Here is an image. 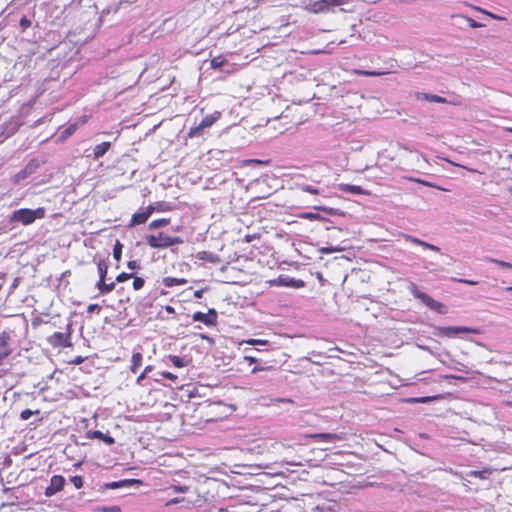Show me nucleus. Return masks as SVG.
Returning <instances> with one entry per match:
<instances>
[{
	"mask_svg": "<svg viewBox=\"0 0 512 512\" xmlns=\"http://www.w3.org/2000/svg\"><path fill=\"white\" fill-rule=\"evenodd\" d=\"M199 258L201 260H208L210 262H213L214 261V258H215V255L211 252H200L199 253Z\"/></svg>",
	"mask_w": 512,
	"mask_h": 512,
	"instance_id": "nucleus-37",
	"label": "nucleus"
},
{
	"mask_svg": "<svg viewBox=\"0 0 512 512\" xmlns=\"http://www.w3.org/2000/svg\"><path fill=\"white\" fill-rule=\"evenodd\" d=\"M315 209L316 210H319V211H323L325 213H327L328 215H342L343 213L340 212L339 209H336V208H330V207H324V206H315Z\"/></svg>",
	"mask_w": 512,
	"mask_h": 512,
	"instance_id": "nucleus-25",
	"label": "nucleus"
},
{
	"mask_svg": "<svg viewBox=\"0 0 512 512\" xmlns=\"http://www.w3.org/2000/svg\"><path fill=\"white\" fill-rule=\"evenodd\" d=\"M185 283H186V280L182 279V278L165 277L163 279V284L166 287H173V286H177V285H183Z\"/></svg>",
	"mask_w": 512,
	"mask_h": 512,
	"instance_id": "nucleus-21",
	"label": "nucleus"
},
{
	"mask_svg": "<svg viewBox=\"0 0 512 512\" xmlns=\"http://www.w3.org/2000/svg\"><path fill=\"white\" fill-rule=\"evenodd\" d=\"M142 360H143V356L141 353H139V352L133 353L132 359H131V366H130V370L133 373H136L137 370L139 369V367L142 365Z\"/></svg>",
	"mask_w": 512,
	"mask_h": 512,
	"instance_id": "nucleus-20",
	"label": "nucleus"
},
{
	"mask_svg": "<svg viewBox=\"0 0 512 512\" xmlns=\"http://www.w3.org/2000/svg\"><path fill=\"white\" fill-rule=\"evenodd\" d=\"M464 368H465V366H464V365H461V366L455 367L454 369H456V370H458V371H464V372H467Z\"/></svg>",
	"mask_w": 512,
	"mask_h": 512,
	"instance_id": "nucleus-61",
	"label": "nucleus"
},
{
	"mask_svg": "<svg viewBox=\"0 0 512 512\" xmlns=\"http://www.w3.org/2000/svg\"><path fill=\"white\" fill-rule=\"evenodd\" d=\"M463 18L467 21L468 25H469L471 28H479V27H482V24H480V23L476 22L475 20H473V19H472V18H470V17H463Z\"/></svg>",
	"mask_w": 512,
	"mask_h": 512,
	"instance_id": "nucleus-39",
	"label": "nucleus"
},
{
	"mask_svg": "<svg viewBox=\"0 0 512 512\" xmlns=\"http://www.w3.org/2000/svg\"><path fill=\"white\" fill-rule=\"evenodd\" d=\"M274 401L280 403H293V401L289 398H277Z\"/></svg>",
	"mask_w": 512,
	"mask_h": 512,
	"instance_id": "nucleus-51",
	"label": "nucleus"
},
{
	"mask_svg": "<svg viewBox=\"0 0 512 512\" xmlns=\"http://www.w3.org/2000/svg\"><path fill=\"white\" fill-rule=\"evenodd\" d=\"M153 370V366L151 365H148L144 368V374L148 375V373H150L151 371Z\"/></svg>",
	"mask_w": 512,
	"mask_h": 512,
	"instance_id": "nucleus-55",
	"label": "nucleus"
},
{
	"mask_svg": "<svg viewBox=\"0 0 512 512\" xmlns=\"http://www.w3.org/2000/svg\"><path fill=\"white\" fill-rule=\"evenodd\" d=\"M146 240L148 245L152 248H168L183 242L179 237H170L163 233H159L158 235H148Z\"/></svg>",
	"mask_w": 512,
	"mask_h": 512,
	"instance_id": "nucleus-5",
	"label": "nucleus"
},
{
	"mask_svg": "<svg viewBox=\"0 0 512 512\" xmlns=\"http://www.w3.org/2000/svg\"><path fill=\"white\" fill-rule=\"evenodd\" d=\"M453 280L456 282H459V283L467 284V285H476L478 283L477 281H474V280L461 279V278H454Z\"/></svg>",
	"mask_w": 512,
	"mask_h": 512,
	"instance_id": "nucleus-42",
	"label": "nucleus"
},
{
	"mask_svg": "<svg viewBox=\"0 0 512 512\" xmlns=\"http://www.w3.org/2000/svg\"><path fill=\"white\" fill-rule=\"evenodd\" d=\"M39 413V410H36V411H32L30 409H25L23 410L21 413H20V418L22 420H28L30 419V417L34 414H38Z\"/></svg>",
	"mask_w": 512,
	"mask_h": 512,
	"instance_id": "nucleus-32",
	"label": "nucleus"
},
{
	"mask_svg": "<svg viewBox=\"0 0 512 512\" xmlns=\"http://www.w3.org/2000/svg\"><path fill=\"white\" fill-rule=\"evenodd\" d=\"M254 237H255V236H249V235H247V236H246V241H247V242H250V241H252V239H253Z\"/></svg>",
	"mask_w": 512,
	"mask_h": 512,
	"instance_id": "nucleus-64",
	"label": "nucleus"
},
{
	"mask_svg": "<svg viewBox=\"0 0 512 512\" xmlns=\"http://www.w3.org/2000/svg\"><path fill=\"white\" fill-rule=\"evenodd\" d=\"M313 437L318 439L319 441L325 442H337L344 439L342 435L334 433H318L313 435Z\"/></svg>",
	"mask_w": 512,
	"mask_h": 512,
	"instance_id": "nucleus-17",
	"label": "nucleus"
},
{
	"mask_svg": "<svg viewBox=\"0 0 512 512\" xmlns=\"http://www.w3.org/2000/svg\"><path fill=\"white\" fill-rule=\"evenodd\" d=\"M122 248H123V245L119 241H116L114 248H113V257L116 261H120V259H121Z\"/></svg>",
	"mask_w": 512,
	"mask_h": 512,
	"instance_id": "nucleus-27",
	"label": "nucleus"
},
{
	"mask_svg": "<svg viewBox=\"0 0 512 512\" xmlns=\"http://www.w3.org/2000/svg\"><path fill=\"white\" fill-rule=\"evenodd\" d=\"M127 265L128 268L131 270H134L138 267L137 261H129Z\"/></svg>",
	"mask_w": 512,
	"mask_h": 512,
	"instance_id": "nucleus-52",
	"label": "nucleus"
},
{
	"mask_svg": "<svg viewBox=\"0 0 512 512\" xmlns=\"http://www.w3.org/2000/svg\"><path fill=\"white\" fill-rule=\"evenodd\" d=\"M220 116L221 114L218 111L214 112L213 114L206 115L197 126L192 127L189 130L188 136L190 138H194L202 135L203 131L206 128L211 127L220 118Z\"/></svg>",
	"mask_w": 512,
	"mask_h": 512,
	"instance_id": "nucleus-6",
	"label": "nucleus"
},
{
	"mask_svg": "<svg viewBox=\"0 0 512 512\" xmlns=\"http://www.w3.org/2000/svg\"><path fill=\"white\" fill-rule=\"evenodd\" d=\"M45 209L40 207L37 209L22 208L15 210L10 216L11 223H21L22 225H30L37 219L45 217Z\"/></svg>",
	"mask_w": 512,
	"mask_h": 512,
	"instance_id": "nucleus-2",
	"label": "nucleus"
},
{
	"mask_svg": "<svg viewBox=\"0 0 512 512\" xmlns=\"http://www.w3.org/2000/svg\"><path fill=\"white\" fill-rule=\"evenodd\" d=\"M10 335L7 332L0 334V356H9L12 350L8 347Z\"/></svg>",
	"mask_w": 512,
	"mask_h": 512,
	"instance_id": "nucleus-15",
	"label": "nucleus"
},
{
	"mask_svg": "<svg viewBox=\"0 0 512 512\" xmlns=\"http://www.w3.org/2000/svg\"><path fill=\"white\" fill-rule=\"evenodd\" d=\"M101 294H104V287L106 286L105 279L99 278L98 283L96 284Z\"/></svg>",
	"mask_w": 512,
	"mask_h": 512,
	"instance_id": "nucleus-45",
	"label": "nucleus"
},
{
	"mask_svg": "<svg viewBox=\"0 0 512 512\" xmlns=\"http://www.w3.org/2000/svg\"><path fill=\"white\" fill-rule=\"evenodd\" d=\"M192 318L194 321L202 322L207 326H213L217 322V312L215 309L210 308L208 313L195 312Z\"/></svg>",
	"mask_w": 512,
	"mask_h": 512,
	"instance_id": "nucleus-9",
	"label": "nucleus"
},
{
	"mask_svg": "<svg viewBox=\"0 0 512 512\" xmlns=\"http://www.w3.org/2000/svg\"><path fill=\"white\" fill-rule=\"evenodd\" d=\"M84 360H85V357L77 356L70 363L74 364V365H79V364L83 363Z\"/></svg>",
	"mask_w": 512,
	"mask_h": 512,
	"instance_id": "nucleus-49",
	"label": "nucleus"
},
{
	"mask_svg": "<svg viewBox=\"0 0 512 512\" xmlns=\"http://www.w3.org/2000/svg\"><path fill=\"white\" fill-rule=\"evenodd\" d=\"M167 358L177 368H182L187 364V361L183 357L177 355H169Z\"/></svg>",
	"mask_w": 512,
	"mask_h": 512,
	"instance_id": "nucleus-22",
	"label": "nucleus"
},
{
	"mask_svg": "<svg viewBox=\"0 0 512 512\" xmlns=\"http://www.w3.org/2000/svg\"><path fill=\"white\" fill-rule=\"evenodd\" d=\"M155 207L153 205L147 206L144 210L133 214L130 222V226L140 225L145 223L154 212Z\"/></svg>",
	"mask_w": 512,
	"mask_h": 512,
	"instance_id": "nucleus-10",
	"label": "nucleus"
},
{
	"mask_svg": "<svg viewBox=\"0 0 512 512\" xmlns=\"http://www.w3.org/2000/svg\"><path fill=\"white\" fill-rule=\"evenodd\" d=\"M164 309H165V311H166L167 313H169V314H174V313H175V309H174V307H172V306H170V305H166Z\"/></svg>",
	"mask_w": 512,
	"mask_h": 512,
	"instance_id": "nucleus-53",
	"label": "nucleus"
},
{
	"mask_svg": "<svg viewBox=\"0 0 512 512\" xmlns=\"http://www.w3.org/2000/svg\"><path fill=\"white\" fill-rule=\"evenodd\" d=\"M171 488L176 493H185V492H187L189 490L188 486H180V485H174Z\"/></svg>",
	"mask_w": 512,
	"mask_h": 512,
	"instance_id": "nucleus-40",
	"label": "nucleus"
},
{
	"mask_svg": "<svg viewBox=\"0 0 512 512\" xmlns=\"http://www.w3.org/2000/svg\"><path fill=\"white\" fill-rule=\"evenodd\" d=\"M245 359L249 362V364H253L257 361L256 358L251 356H246Z\"/></svg>",
	"mask_w": 512,
	"mask_h": 512,
	"instance_id": "nucleus-56",
	"label": "nucleus"
},
{
	"mask_svg": "<svg viewBox=\"0 0 512 512\" xmlns=\"http://www.w3.org/2000/svg\"><path fill=\"white\" fill-rule=\"evenodd\" d=\"M300 190L310 194H320V191L313 185L302 184L299 186Z\"/></svg>",
	"mask_w": 512,
	"mask_h": 512,
	"instance_id": "nucleus-28",
	"label": "nucleus"
},
{
	"mask_svg": "<svg viewBox=\"0 0 512 512\" xmlns=\"http://www.w3.org/2000/svg\"><path fill=\"white\" fill-rule=\"evenodd\" d=\"M464 368H465V366H464V365H461V366L455 367L454 369H456V370H458V371H464V372H467Z\"/></svg>",
	"mask_w": 512,
	"mask_h": 512,
	"instance_id": "nucleus-62",
	"label": "nucleus"
},
{
	"mask_svg": "<svg viewBox=\"0 0 512 512\" xmlns=\"http://www.w3.org/2000/svg\"><path fill=\"white\" fill-rule=\"evenodd\" d=\"M20 27L22 28V30H26L27 28H29L31 26V20L29 18H27L26 16H23L21 19H20Z\"/></svg>",
	"mask_w": 512,
	"mask_h": 512,
	"instance_id": "nucleus-38",
	"label": "nucleus"
},
{
	"mask_svg": "<svg viewBox=\"0 0 512 512\" xmlns=\"http://www.w3.org/2000/svg\"><path fill=\"white\" fill-rule=\"evenodd\" d=\"M312 511H320V512H333L334 509L331 505L323 504V505H317L315 506Z\"/></svg>",
	"mask_w": 512,
	"mask_h": 512,
	"instance_id": "nucleus-31",
	"label": "nucleus"
},
{
	"mask_svg": "<svg viewBox=\"0 0 512 512\" xmlns=\"http://www.w3.org/2000/svg\"><path fill=\"white\" fill-rule=\"evenodd\" d=\"M430 400V397H421V398H413L409 401L412 403H427Z\"/></svg>",
	"mask_w": 512,
	"mask_h": 512,
	"instance_id": "nucleus-46",
	"label": "nucleus"
},
{
	"mask_svg": "<svg viewBox=\"0 0 512 512\" xmlns=\"http://www.w3.org/2000/svg\"><path fill=\"white\" fill-rule=\"evenodd\" d=\"M168 224H169V219H166V218L153 220L149 224V229H152V230L159 229V228L167 226Z\"/></svg>",
	"mask_w": 512,
	"mask_h": 512,
	"instance_id": "nucleus-23",
	"label": "nucleus"
},
{
	"mask_svg": "<svg viewBox=\"0 0 512 512\" xmlns=\"http://www.w3.org/2000/svg\"><path fill=\"white\" fill-rule=\"evenodd\" d=\"M201 337H202L203 339L208 340V341H211V342L213 341V340H212V338H210V337H209V336H207V335H202Z\"/></svg>",
	"mask_w": 512,
	"mask_h": 512,
	"instance_id": "nucleus-63",
	"label": "nucleus"
},
{
	"mask_svg": "<svg viewBox=\"0 0 512 512\" xmlns=\"http://www.w3.org/2000/svg\"><path fill=\"white\" fill-rule=\"evenodd\" d=\"M140 483H141V481L137 480V479H124V480L108 483V484H106V488L118 489V488H122V487H132V486H135Z\"/></svg>",
	"mask_w": 512,
	"mask_h": 512,
	"instance_id": "nucleus-13",
	"label": "nucleus"
},
{
	"mask_svg": "<svg viewBox=\"0 0 512 512\" xmlns=\"http://www.w3.org/2000/svg\"><path fill=\"white\" fill-rule=\"evenodd\" d=\"M146 376H147V375H146V374H144V372H142V373L138 376V378H137V380H136V383H137V384H139V385H141V384H142V382H143V380L146 378Z\"/></svg>",
	"mask_w": 512,
	"mask_h": 512,
	"instance_id": "nucleus-50",
	"label": "nucleus"
},
{
	"mask_svg": "<svg viewBox=\"0 0 512 512\" xmlns=\"http://www.w3.org/2000/svg\"><path fill=\"white\" fill-rule=\"evenodd\" d=\"M262 370H265V368L255 366V367L252 369V371H251V372H252L253 374H256L257 372L262 371Z\"/></svg>",
	"mask_w": 512,
	"mask_h": 512,
	"instance_id": "nucleus-57",
	"label": "nucleus"
},
{
	"mask_svg": "<svg viewBox=\"0 0 512 512\" xmlns=\"http://www.w3.org/2000/svg\"><path fill=\"white\" fill-rule=\"evenodd\" d=\"M409 290L415 298L421 300L422 303L431 310L439 314H446L448 312V307L445 304L433 299L428 294L421 292L414 283H411Z\"/></svg>",
	"mask_w": 512,
	"mask_h": 512,
	"instance_id": "nucleus-3",
	"label": "nucleus"
},
{
	"mask_svg": "<svg viewBox=\"0 0 512 512\" xmlns=\"http://www.w3.org/2000/svg\"><path fill=\"white\" fill-rule=\"evenodd\" d=\"M101 310V307L98 304H90L87 307L88 313H94L95 311L99 312Z\"/></svg>",
	"mask_w": 512,
	"mask_h": 512,
	"instance_id": "nucleus-43",
	"label": "nucleus"
},
{
	"mask_svg": "<svg viewBox=\"0 0 512 512\" xmlns=\"http://www.w3.org/2000/svg\"><path fill=\"white\" fill-rule=\"evenodd\" d=\"M133 277V274L132 273H126V272H122L120 273L117 277H116V281L121 283V282H125L127 281L128 279L132 278Z\"/></svg>",
	"mask_w": 512,
	"mask_h": 512,
	"instance_id": "nucleus-36",
	"label": "nucleus"
},
{
	"mask_svg": "<svg viewBox=\"0 0 512 512\" xmlns=\"http://www.w3.org/2000/svg\"><path fill=\"white\" fill-rule=\"evenodd\" d=\"M144 284L145 280L142 277H134L133 288L135 290H140L141 288H143Z\"/></svg>",
	"mask_w": 512,
	"mask_h": 512,
	"instance_id": "nucleus-33",
	"label": "nucleus"
},
{
	"mask_svg": "<svg viewBox=\"0 0 512 512\" xmlns=\"http://www.w3.org/2000/svg\"><path fill=\"white\" fill-rule=\"evenodd\" d=\"M339 190L344 193H352L355 195L365 194L364 189L361 186H357V185L341 183V184H339Z\"/></svg>",
	"mask_w": 512,
	"mask_h": 512,
	"instance_id": "nucleus-18",
	"label": "nucleus"
},
{
	"mask_svg": "<svg viewBox=\"0 0 512 512\" xmlns=\"http://www.w3.org/2000/svg\"><path fill=\"white\" fill-rule=\"evenodd\" d=\"M247 343L251 344V345H267L268 341L267 340H260V339H251Z\"/></svg>",
	"mask_w": 512,
	"mask_h": 512,
	"instance_id": "nucleus-41",
	"label": "nucleus"
},
{
	"mask_svg": "<svg viewBox=\"0 0 512 512\" xmlns=\"http://www.w3.org/2000/svg\"><path fill=\"white\" fill-rule=\"evenodd\" d=\"M301 218L308 220H323V218L318 213L313 212H304L301 214Z\"/></svg>",
	"mask_w": 512,
	"mask_h": 512,
	"instance_id": "nucleus-30",
	"label": "nucleus"
},
{
	"mask_svg": "<svg viewBox=\"0 0 512 512\" xmlns=\"http://www.w3.org/2000/svg\"><path fill=\"white\" fill-rule=\"evenodd\" d=\"M70 480L76 489H80L83 487V479L81 476H78V475L73 476V477H71Z\"/></svg>",
	"mask_w": 512,
	"mask_h": 512,
	"instance_id": "nucleus-34",
	"label": "nucleus"
},
{
	"mask_svg": "<svg viewBox=\"0 0 512 512\" xmlns=\"http://www.w3.org/2000/svg\"><path fill=\"white\" fill-rule=\"evenodd\" d=\"M280 286L291 287V288H301L305 285L304 281L289 277H279L277 280Z\"/></svg>",
	"mask_w": 512,
	"mask_h": 512,
	"instance_id": "nucleus-14",
	"label": "nucleus"
},
{
	"mask_svg": "<svg viewBox=\"0 0 512 512\" xmlns=\"http://www.w3.org/2000/svg\"><path fill=\"white\" fill-rule=\"evenodd\" d=\"M224 62H225V60H223L220 57L213 58L211 60V67L214 69L221 68L223 66Z\"/></svg>",
	"mask_w": 512,
	"mask_h": 512,
	"instance_id": "nucleus-35",
	"label": "nucleus"
},
{
	"mask_svg": "<svg viewBox=\"0 0 512 512\" xmlns=\"http://www.w3.org/2000/svg\"><path fill=\"white\" fill-rule=\"evenodd\" d=\"M476 9H477V10H479V11H481V12H483V13H485V14H487V15H489V16H491V17H492V18H494V19H500V17H498V16H496V15H494V14L490 13V12H487V11H485V10H483V9H480V8H476Z\"/></svg>",
	"mask_w": 512,
	"mask_h": 512,
	"instance_id": "nucleus-54",
	"label": "nucleus"
},
{
	"mask_svg": "<svg viewBox=\"0 0 512 512\" xmlns=\"http://www.w3.org/2000/svg\"><path fill=\"white\" fill-rule=\"evenodd\" d=\"M29 173H31V170L29 165H27L25 169L21 170L14 176V183L21 182L28 176Z\"/></svg>",
	"mask_w": 512,
	"mask_h": 512,
	"instance_id": "nucleus-24",
	"label": "nucleus"
},
{
	"mask_svg": "<svg viewBox=\"0 0 512 512\" xmlns=\"http://www.w3.org/2000/svg\"><path fill=\"white\" fill-rule=\"evenodd\" d=\"M107 272H108V265L106 264L105 261H100L98 263V274H99V278L101 279H105L106 278V275H107Z\"/></svg>",
	"mask_w": 512,
	"mask_h": 512,
	"instance_id": "nucleus-26",
	"label": "nucleus"
},
{
	"mask_svg": "<svg viewBox=\"0 0 512 512\" xmlns=\"http://www.w3.org/2000/svg\"><path fill=\"white\" fill-rule=\"evenodd\" d=\"M203 295V290H197L194 292V297L201 298Z\"/></svg>",
	"mask_w": 512,
	"mask_h": 512,
	"instance_id": "nucleus-58",
	"label": "nucleus"
},
{
	"mask_svg": "<svg viewBox=\"0 0 512 512\" xmlns=\"http://www.w3.org/2000/svg\"><path fill=\"white\" fill-rule=\"evenodd\" d=\"M111 147V143L110 142H102L98 145H96V147L94 148V159L95 160H98L100 159L101 157H103L106 152L110 149Z\"/></svg>",
	"mask_w": 512,
	"mask_h": 512,
	"instance_id": "nucleus-19",
	"label": "nucleus"
},
{
	"mask_svg": "<svg viewBox=\"0 0 512 512\" xmlns=\"http://www.w3.org/2000/svg\"><path fill=\"white\" fill-rule=\"evenodd\" d=\"M404 238L406 241L410 242V243H413V244H416V245H420L424 248H427V249H430L432 251H435V252H438L440 249L439 247L433 245V244H430V243H427L425 241H422L414 236H411V235H404Z\"/></svg>",
	"mask_w": 512,
	"mask_h": 512,
	"instance_id": "nucleus-16",
	"label": "nucleus"
},
{
	"mask_svg": "<svg viewBox=\"0 0 512 512\" xmlns=\"http://www.w3.org/2000/svg\"><path fill=\"white\" fill-rule=\"evenodd\" d=\"M65 483L66 480L62 475L52 476L49 485L46 487L44 491V495L46 497L54 496L64 488Z\"/></svg>",
	"mask_w": 512,
	"mask_h": 512,
	"instance_id": "nucleus-8",
	"label": "nucleus"
},
{
	"mask_svg": "<svg viewBox=\"0 0 512 512\" xmlns=\"http://www.w3.org/2000/svg\"><path fill=\"white\" fill-rule=\"evenodd\" d=\"M477 334L478 330L475 328L464 327V326H449V327H441L436 326L433 328L432 334L436 337H447V338H456L461 334Z\"/></svg>",
	"mask_w": 512,
	"mask_h": 512,
	"instance_id": "nucleus-4",
	"label": "nucleus"
},
{
	"mask_svg": "<svg viewBox=\"0 0 512 512\" xmlns=\"http://www.w3.org/2000/svg\"><path fill=\"white\" fill-rule=\"evenodd\" d=\"M86 438H88V439H100L104 443H106L107 445H112V444L115 443V440H114V438L112 436H110L108 434H104V433H102L99 430L88 431L86 433Z\"/></svg>",
	"mask_w": 512,
	"mask_h": 512,
	"instance_id": "nucleus-11",
	"label": "nucleus"
},
{
	"mask_svg": "<svg viewBox=\"0 0 512 512\" xmlns=\"http://www.w3.org/2000/svg\"><path fill=\"white\" fill-rule=\"evenodd\" d=\"M181 502V499L179 498H175V499H172L169 504H177V503H180Z\"/></svg>",
	"mask_w": 512,
	"mask_h": 512,
	"instance_id": "nucleus-60",
	"label": "nucleus"
},
{
	"mask_svg": "<svg viewBox=\"0 0 512 512\" xmlns=\"http://www.w3.org/2000/svg\"><path fill=\"white\" fill-rule=\"evenodd\" d=\"M486 260L491 262V263H495L503 268H512V264L510 262H506V261H502V260H498V259H495V258H492V257H486Z\"/></svg>",
	"mask_w": 512,
	"mask_h": 512,
	"instance_id": "nucleus-29",
	"label": "nucleus"
},
{
	"mask_svg": "<svg viewBox=\"0 0 512 512\" xmlns=\"http://www.w3.org/2000/svg\"><path fill=\"white\" fill-rule=\"evenodd\" d=\"M114 288H115V283L114 282L106 283V286L104 287V294L110 293L111 291L114 290Z\"/></svg>",
	"mask_w": 512,
	"mask_h": 512,
	"instance_id": "nucleus-47",
	"label": "nucleus"
},
{
	"mask_svg": "<svg viewBox=\"0 0 512 512\" xmlns=\"http://www.w3.org/2000/svg\"><path fill=\"white\" fill-rule=\"evenodd\" d=\"M446 378L456 379V380H464V378H463V377H461V376H457V375H450V376H446Z\"/></svg>",
	"mask_w": 512,
	"mask_h": 512,
	"instance_id": "nucleus-59",
	"label": "nucleus"
},
{
	"mask_svg": "<svg viewBox=\"0 0 512 512\" xmlns=\"http://www.w3.org/2000/svg\"><path fill=\"white\" fill-rule=\"evenodd\" d=\"M71 333L68 331L66 334L61 332H55L51 336L47 338V342L56 348H66L71 347L72 343L70 341Z\"/></svg>",
	"mask_w": 512,
	"mask_h": 512,
	"instance_id": "nucleus-7",
	"label": "nucleus"
},
{
	"mask_svg": "<svg viewBox=\"0 0 512 512\" xmlns=\"http://www.w3.org/2000/svg\"><path fill=\"white\" fill-rule=\"evenodd\" d=\"M349 0H301L299 5L305 11L313 14H322L333 11L334 7L346 5Z\"/></svg>",
	"mask_w": 512,
	"mask_h": 512,
	"instance_id": "nucleus-1",
	"label": "nucleus"
},
{
	"mask_svg": "<svg viewBox=\"0 0 512 512\" xmlns=\"http://www.w3.org/2000/svg\"><path fill=\"white\" fill-rule=\"evenodd\" d=\"M161 375L166 378V379H169V380H176L177 376L172 374L171 372H162Z\"/></svg>",
	"mask_w": 512,
	"mask_h": 512,
	"instance_id": "nucleus-48",
	"label": "nucleus"
},
{
	"mask_svg": "<svg viewBox=\"0 0 512 512\" xmlns=\"http://www.w3.org/2000/svg\"><path fill=\"white\" fill-rule=\"evenodd\" d=\"M320 251L324 254H330V253H333L335 251H340L339 248H335V247H323L320 249Z\"/></svg>",
	"mask_w": 512,
	"mask_h": 512,
	"instance_id": "nucleus-44",
	"label": "nucleus"
},
{
	"mask_svg": "<svg viewBox=\"0 0 512 512\" xmlns=\"http://www.w3.org/2000/svg\"><path fill=\"white\" fill-rule=\"evenodd\" d=\"M417 100H425L428 102H436V103H451L446 98L429 93L417 92L415 94Z\"/></svg>",
	"mask_w": 512,
	"mask_h": 512,
	"instance_id": "nucleus-12",
	"label": "nucleus"
}]
</instances>
